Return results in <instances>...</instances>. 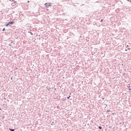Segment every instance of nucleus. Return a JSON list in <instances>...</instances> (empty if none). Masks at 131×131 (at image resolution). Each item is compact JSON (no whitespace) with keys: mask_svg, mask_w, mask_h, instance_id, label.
Returning a JSON list of instances; mask_svg holds the SVG:
<instances>
[{"mask_svg":"<svg viewBox=\"0 0 131 131\" xmlns=\"http://www.w3.org/2000/svg\"><path fill=\"white\" fill-rule=\"evenodd\" d=\"M70 95H71V93H70Z\"/></svg>","mask_w":131,"mask_h":131,"instance_id":"11","label":"nucleus"},{"mask_svg":"<svg viewBox=\"0 0 131 131\" xmlns=\"http://www.w3.org/2000/svg\"><path fill=\"white\" fill-rule=\"evenodd\" d=\"M98 127H99V129H101L102 128V127H101V126H99Z\"/></svg>","mask_w":131,"mask_h":131,"instance_id":"4","label":"nucleus"},{"mask_svg":"<svg viewBox=\"0 0 131 131\" xmlns=\"http://www.w3.org/2000/svg\"><path fill=\"white\" fill-rule=\"evenodd\" d=\"M102 21H103V19H101V22H102Z\"/></svg>","mask_w":131,"mask_h":131,"instance_id":"9","label":"nucleus"},{"mask_svg":"<svg viewBox=\"0 0 131 131\" xmlns=\"http://www.w3.org/2000/svg\"><path fill=\"white\" fill-rule=\"evenodd\" d=\"M70 97H71V96H69V97H67V99H69V98H70Z\"/></svg>","mask_w":131,"mask_h":131,"instance_id":"7","label":"nucleus"},{"mask_svg":"<svg viewBox=\"0 0 131 131\" xmlns=\"http://www.w3.org/2000/svg\"><path fill=\"white\" fill-rule=\"evenodd\" d=\"M130 3H131V1H130Z\"/></svg>","mask_w":131,"mask_h":131,"instance_id":"14","label":"nucleus"},{"mask_svg":"<svg viewBox=\"0 0 131 131\" xmlns=\"http://www.w3.org/2000/svg\"><path fill=\"white\" fill-rule=\"evenodd\" d=\"M127 47H128V45H127Z\"/></svg>","mask_w":131,"mask_h":131,"instance_id":"13","label":"nucleus"},{"mask_svg":"<svg viewBox=\"0 0 131 131\" xmlns=\"http://www.w3.org/2000/svg\"><path fill=\"white\" fill-rule=\"evenodd\" d=\"M10 24H14V21H9L7 24L6 25V27L9 26Z\"/></svg>","mask_w":131,"mask_h":131,"instance_id":"1","label":"nucleus"},{"mask_svg":"<svg viewBox=\"0 0 131 131\" xmlns=\"http://www.w3.org/2000/svg\"><path fill=\"white\" fill-rule=\"evenodd\" d=\"M127 50H130V48H128Z\"/></svg>","mask_w":131,"mask_h":131,"instance_id":"8","label":"nucleus"},{"mask_svg":"<svg viewBox=\"0 0 131 131\" xmlns=\"http://www.w3.org/2000/svg\"><path fill=\"white\" fill-rule=\"evenodd\" d=\"M127 2H129V0H127Z\"/></svg>","mask_w":131,"mask_h":131,"instance_id":"10","label":"nucleus"},{"mask_svg":"<svg viewBox=\"0 0 131 131\" xmlns=\"http://www.w3.org/2000/svg\"><path fill=\"white\" fill-rule=\"evenodd\" d=\"M45 5L47 8H49V7H52L51 4H48V3H45Z\"/></svg>","mask_w":131,"mask_h":131,"instance_id":"2","label":"nucleus"},{"mask_svg":"<svg viewBox=\"0 0 131 131\" xmlns=\"http://www.w3.org/2000/svg\"><path fill=\"white\" fill-rule=\"evenodd\" d=\"M5 28L2 30V31H5Z\"/></svg>","mask_w":131,"mask_h":131,"instance_id":"5","label":"nucleus"},{"mask_svg":"<svg viewBox=\"0 0 131 131\" xmlns=\"http://www.w3.org/2000/svg\"><path fill=\"white\" fill-rule=\"evenodd\" d=\"M29 33H30V34H31V35H33V33H32V32H29Z\"/></svg>","mask_w":131,"mask_h":131,"instance_id":"3","label":"nucleus"},{"mask_svg":"<svg viewBox=\"0 0 131 131\" xmlns=\"http://www.w3.org/2000/svg\"><path fill=\"white\" fill-rule=\"evenodd\" d=\"M28 3H30V2H29V1H28Z\"/></svg>","mask_w":131,"mask_h":131,"instance_id":"12","label":"nucleus"},{"mask_svg":"<svg viewBox=\"0 0 131 131\" xmlns=\"http://www.w3.org/2000/svg\"><path fill=\"white\" fill-rule=\"evenodd\" d=\"M130 70H131V68H130Z\"/></svg>","mask_w":131,"mask_h":131,"instance_id":"15","label":"nucleus"},{"mask_svg":"<svg viewBox=\"0 0 131 131\" xmlns=\"http://www.w3.org/2000/svg\"><path fill=\"white\" fill-rule=\"evenodd\" d=\"M10 130L11 131H14V129H10Z\"/></svg>","mask_w":131,"mask_h":131,"instance_id":"6","label":"nucleus"}]
</instances>
